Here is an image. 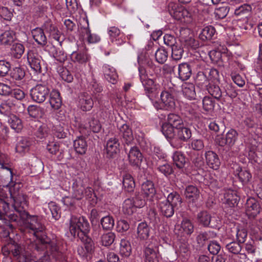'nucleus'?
I'll use <instances>...</instances> for the list:
<instances>
[{
	"instance_id": "obj_1",
	"label": "nucleus",
	"mask_w": 262,
	"mask_h": 262,
	"mask_svg": "<svg viewBox=\"0 0 262 262\" xmlns=\"http://www.w3.org/2000/svg\"><path fill=\"white\" fill-rule=\"evenodd\" d=\"M69 230L73 236H77L81 242L86 244V248L88 251L92 249V240L88 235L90 225L84 217L72 216L70 220Z\"/></svg>"
},
{
	"instance_id": "obj_2",
	"label": "nucleus",
	"mask_w": 262,
	"mask_h": 262,
	"mask_svg": "<svg viewBox=\"0 0 262 262\" xmlns=\"http://www.w3.org/2000/svg\"><path fill=\"white\" fill-rule=\"evenodd\" d=\"M23 220H26L27 223V228L29 229L32 234L36 237L37 243L40 241L42 236L46 235L43 233L45 227L42 224L37 216H31L28 214V216L26 219Z\"/></svg>"
},
{
	"instance_id": "obj_3",
	"label": "nucleus",
	"mask_w": 262,
	"mask_h": 262,
	"mask_svg": "<svg viewBox=\"0 0 262 262\" xmlns=\"http://www.w3.org/2000/svg\"><path fill=\"white\" fill-rule=\"evenodd\" d=\"M168 10L170 15L177 20L184 19V21L188 23L191 16V13L187 9L174 3L169 4Z\"/></svg>"
},
{
	"instance_id": "obj_4",
	"label": "nucleus",
	"mask_w": 262,
	"mask_h": 262,
	"mask_svg": "<svg viewBox=\"0 0 262 262\" xmlns=\"http://www.w3.org/2000/svg\"><path fill=\"white\" fill-rule=\"evenodd\" d=\"M156 243L155 241L146 242L144 250L145 262H159L158 249Z\"/></svg>"
},
{
	"instance_id": "obj_5",
	"label": "nucleus",
	"mask_w": 262,
	"mask_h": 262,
	"mask_svg": "<svg viewBox=\"0 0 262 262\" xmlns=\"http://www.w3.org/2000/svg\"><path fill=\"white\" fill-rule=\"evenodd\" d=\"M194 231V225L192 221L187 219L183 218L181 224L176 226L174 232L179 236L184 237L190 236Z\"/></svg>"
},
{
	"instance_id": "obj_6",
	"label": "nucleus",
	"mask_w": 262,
	"mask_h": 262,
	"mask_svg": "<svg viewBox=\"0 0 262 262\" xmlns=\"http://www.w3.org/2000/svg\"><path fill=\"white\" fill-rule=\"evenodd\" d=\"M49 93L48 88L42 84H37L30 91V95L32 100L39 103L46 100Z\"/></svg>"
},
{
	"instance_id": "obj_7",
	"label": "nucleus",
	"mask_w": 262,
	"mask_h": 262,
	"mask_svg": "<svg viewBox=\"0 0 262 262\" xmlns=\"http://www.w3.org/2000/svg\"><path fill=\"white\" fill-rule=\"evenodd\" d=\"M141 82L144 88L145 94L151 100L158 96V86L154 83V81L148 78L145 79V76L141 77Z\"/></svg>"
},
{
	"instance_id": "obj_8",
	"label": "nucleus",
	"mask_w": 262,
	"mask_h": 262,
	"mask_svg": "<svg viewBox=\"0 0 262 262\" xmlns=\"http://www.w3.org/2000/svg\"><path fill=\"white\" fill-rule=\"evenodd\" d=\"M161 100L163 107L166 110H171L176 106L175 98L173 95V90L165 89L160 95Z\"/></svg>"
},
{
	"instance_id": "obj_9",
	"label": "nucleus",
	"mask_w": 262,
	"mask_h": 262,
	"mask_svg": "<svg viewBox=\"0 0 262 262\" xmlns=\"http://www.w3.org/2000/svg\"><path fill=\"white\" fill-rule=\"evenodd\" d=\"M162 132L165 137L169 140L170 143L172 146L178 148L182 146L181 143L175 142L176 129L174 127L168 123H165L162 126Z\"/></svg>"
},
{
	"instance_id": "obj_10",
	"label": "nucleus",
	"mask_w": 262,
	"mask_h": 262,
	"mask_svg": "<svg viewBox=\"0 0 262 262\" xmlns=\"http://www.w3.org/2000/svg\"><path fill=\"white\" fill-rule=\"evenodd\" d=\"M14 198V204L13 207L16 212L19 213L22 219H26L28 216V213L25 210V207L27 206L26 196L23 194H18Z\"/></svg>"
},
{
	"instance_id": "obj_11",
	"label": "nucleus",
	"mask_w": 262,
	"mask_h": 262,
	"mask_svg": "<svg viewBox=\"0 0 262 262\" xmlns=\"http://www.w3.org/2000/svg\"><path fill=\"white\" fill-rule=\"evenodd\" d=\"M238 137V133L233 129H230L226 134L225 137L219 136L216 138L217 142L221 146L227 145L229 146H232L234 145Z\"/></svg>"
},
{
	"instance_id": "obj_12",
	"label": "nucleus",
	"mask_w": 262,
	"mask_h": 262,
	"mask_svg": "<svg viewBox=\"0 0 262 262\" xmlns=\"http://www.w3.org/2000/svg\"><path fill=\"white\" fill-rule=\"evenodd\" d=\"M119 131L122 137V142L124 145L125 150H126V146L133 144L134 137L132 130L128 125L124 124L119 128Z\"/></svg>"
},
{
	"instance_id": "obj_13",
	"label": "nucleus",
	"mask_w": 262,
	"mask_h": 262,
	"mask_svg": "<svg viewBox=\"0 0 262 262\" xmlns=\"http://www.w3.org/2000/svg\"><path fill=\"white\" fill-rule=\"evenodd\" d=\"M94 101L91 96L87 93L83 92L79 94L78 106L83 111H89L93 107Z\"/></svg>"
},
{
	"instance_id": "obj_14",
	"label": "nucleus",
	"mask_w": 262,
	"mask_h": 262,
	"mask_svg": "<svg viewBox=\"0 0 262 262\" xmlns=\"http://www.w3.org/2000/svg\"><path fill=\"white\" fill-rule=\"evenodd\" d=\"M128 160L133 166L139 167L142 161L143 156L140 150L136 146H133L127 154Z\"/></svg>"
},
{
	"instance_id": "obj_15",
	"label": "nucleus",
	"mask_w": 262,
	"mask_h": 262,
	"mask_svg": "<svg viewBox=\"0 0 262 262\" xmlns=\"http://www.w3.org/2000/svg\"><path fill=\"white\" fill-rule=\"evenodd\" d=\"M50 249L52 252L58 251V248L54 242H51L50 238L46 235H43L40 238V241L36 243L35 249L37 251L43 250L44 249Z\"/></svg>"
},
{
	"instance_id": "obj_16",
	"label": "nucleus",
	"mask_w": 262,
	"mask_h": 262,
	"mask_svg": "<svg viewBox=\"0 0 262 262\" xmlns=\"http://www.w3.org/2000/svg\"><path fill=\"white\" fill-rule=\"evenodd\" d=\"M191 137V131L187 127L184 126V124L176 129L175 142L180 141L187 142Z\"/></svg>"
},
{
	"instance_id": "obj_17",
	"label": "nucleus",
	"mask_w": 262,
	"mask_h": 262,
	"mask_svg": "<svg viewBox=\"0 0 262 262\" xmlns=\"http://www.w3.org/2000/svg\"><path fill=\"white\" fill-rule=\"evenodd\" d=\"M206 163L208 166L213 169H217L220 166V160L217 155L211 150L207 151L205 154Z\"/></svg>"
},
{
	"instance_id": "obj_18",
	"label": "nucleus",
	"mask_w": 262,
	"mask_h": 262,
	"mask_svg": "<svg viewBox=\"0 0 262 262\" xmlns=\"http://www.w3.org/2000/svg\"><path fill=\"white\" fill-rule=\"evenodd\" d=\"M227 48L224 46L219 45L215 49L210 51L209 55L214 64L217 63L221 60L222 55L226 53Z\"/></svg>"
},
{
	"instance_id": "obj_19",
	"label": "nucleus",
	"mask_w": 262,
	"mask_h": 262,
	"mask_svg": "<svg viewBox=\"0 0 262 262\" xmlns=\"http://www.w3.org/2000/svg\"><path fill=\"white\" fill-rule=\"evenodd\" d=\"M118 140L115 137L110 138L107 141L106 150L107 155L110 157H113L119 151Z\"/></svg>"
},
{
	"instance_id": "obj_20",
	"label": "nucleus",
	"mask_w": 262,
	"mask_h": 262,
	"mask_svg": "<svg viewBox=\"0 0 262 262\" xmlns=\"http://www.w3.org/2000/svg\"><path fill=\"white\" fill-rule=\"evenodd\" d=\"M246 205V213L247 215L254 217L260 212L259 205L253 198L248 199Z\"/></svg>"
},
{
	"instance_id": "obj_21",
	"label": "nucleus",
	"mask_w": 262,
	"mask_h": 262,
	"mask_svg": "<svg viewBox=\"0 0 262 262\" xmlns=\"http://www.w3.org/2000/svg\"><path fill=\"white\" fill-rule=\"evenodd\" d=\"M158 207L161 213L166 217H170L174 214V207L165 200L159 202Z\"/></svg>"
},
{
	"instance_id": "obj_22",
	"label": "nucleus",
	"mask_w": 262,
	"mask_h": 262,
	"mask_svg": "<svg viewBox=\"0 0 262 262\" xmlns=\"http://www.w3.org/2000/svg\"><path fill=\"white\" fill-rule=\"evenodd\" d=\"M108 34L111 40L116 42L118 45L124 42L123 35L121 34L120 30L115 27H111L108 28Z\"/></svg>"
},
{
	"instance_id": "obj_23",
	"label": "nucleus",
	"mask_w": 262,
	"mask_h": 262,
	"mask_svg": "<svg viewBox=\"0 0 262 262\" xmlns=\"http://www.w3.org/2000/svg\"><path fill=\"white\" fill-rule=\"evenodd\" d=\"M155 166L160 172L166 177L171 174L173 172L172 167L165 160H157Z\"/></svg>"
},
{
	"instance_id": "obj_24",
	"label": "nucleus",
	"mask_w": 262,
	"mask_h": 262,
	"mask_svg": "<svg viewBox=\"0 0 262 262\" xmlns=\"http://www.w3.org/2000/svg\"><path fill=\"white\" fill-rule=\"evenodd\" d=\"M73 146L76 152L80 155H83L87 150V143L85 138L83 136L78 137L74 141Z\"/></svg>"
},
{
	"instance_id": "obj_25",
	"label": "nucleus",
	"mask_w": 262,
	"mask_h": 262,
	"mask_svg": "<svg viewBox=\"0 0 262 262\" xmlns=\"http://www.w3.org/2000/svg\"><path fill=\"white\" fill-rule=\"evenodd\" d=\"M223 203L229 207H233L237 203L238 196L235 192L229 190L224 193Z\"/></svg>"
},
{
	"instance_id": "obj_26",
	"label": "nucleus",
	"mask_w": 262,
	"mask_h": 262,
	"mask_svg": "<svg viewBox=\"0 0 262 262\" xmlns=\"http://www.w3.org/2000/svg\"><path fill=\"white\" fill-rule=\"evenodd\" d=\"M30 145L31 142L28 139L20 137L18 139V141L16 145V151L19 154L28 152L29 150Z\"/></svg>"
},
{
	"instance_id": "obj_27",
	"label": "nucleus",
	"mask_w": 262,
	"mask_h": 262,
	"mask_svg": "<svg viewBox=\"0 0 262 262\" xmlns=\"http://www.w3.org/2000/svg\"><path fill=\"white\" fill-rule=\"evenodd\" d=\"M73 196L77 200L81 199L84 196V187L82 182L80 180H75L73 184Z\"/></svg>"
},
{
	"instance_id": "obj_28",
	"label": "nucleus",
	"mask_w": 262,
	"mask_h": 262,
	"mask_svg": "<svg viewBox=\"0 0 262 262\" xmlns=\"http://www.w3.org/2000/svg\"><path fill=\"white\" fill-rule=\"evenodd\" d=\"M43 27L45 32L49 33L50 36L53 37L55 40L59 41L60 45L61 42L60 41V32L58 30L56 27L49 22H47L44 25Z\"/></svg>"
},
{
	"instance_id": "obj_29",
	"label": "nucleus",
	"mask_w": 262,
	"mask_h": 262,
	"mask_svg": "<svg viewBox=\"0 0 262 262\" xmlns=\"http://www.w3.org/2000/svg\"><path fill=\"white\" fill-rule=\"evenodd\" d=\"M183 95L188 99H194L196 94L194 85L191 83H185L182 86Z\"/></svg>"
},
{
	"instance_id": "obj_30",
	"label": "nucleus",
	"mask_w": 262,
	"mask_h": 262,
	"mask_svg": "<svg viewBox=\"0 0 262 262\" xmlns=\"http://www.w3.org/2000/svg\"><path fill=\"white\" fill-rule=\"evenodd\" d=\"M185 194L188 200L194 202L199 199L200 192L195 186L189 185L186 188Z\"/></svg>"
},
{
	"instance_id": "obj_31",
	"label": "nucleus",
	"mask_w": 262,
	"mask_h": 262,
	"mask_svg": "<svg viewBox=\"0 0 262 262\" xmlns=\"http://www.w3.org/2000/svg\"><path fill=\"white\" fill-rule=\"evenodd\" d=\"M34 39L38 44L44 46L47 43V38L45 33L41 28H35L32 31Z\"/></svg>"
},
{
	"instance_id": "obj_32",
	"label": "nucleus",
	"mask_w": 262,
	"mask_h": 262,
	"mask_svg": "<svg viewBox=\"0 0 262 262\" xmlns=\"http://www.w3.org/2000/svg\"><path fill=\"white\" fill-rule=\"evenodd\" d=\"M123 186L124 190L128 192L134 191L135 183L133 177L129 173H125L123 176Z\"/></svg>"
},
{
	"instance_id": "obj_33",
	"label": "nucleus",
	"mask_w": 262,
	"mask_h": 262,
	"mask_svg": "<svg viewBox=\"0 0 262 262\" xmlns=\"http://www.w3.org/2000/svg\"><path fill=\"white\" fill-rule=\"evenodd\" d=\"M141 189L144 195L147 197L152 198L156 194V189L152 182L146 181L141 186Z\"/></svg>"
},
{
	"instance_id": "obj_34",
	"label": "nucleus",
	"mask_w": 262,
	"mask_h": 262,
	"mask_svg": "<svg viewBox=\"0 0 262 262\" xmlns=\"http://www.w3.org/2000/svg\"><path fill=\"white\" fill-rule=\"evenodd\" d=\"M15 39V33L12 30L6 31L0 35V42L4 45H10Z\"/></svg>"
},
{
	"instance_id": "obj_35",
	"label": "nucleus",
	"mask_w": 262,
	"mask_h": 262,
	"mask_svg": "<svg viewBox=\"0 0 262 262\" xmlns=\"http://www.w3.org/2000/svg\"><path fill=\"white\" fill-rule=\"evenodd\" d=\"M103 72L105 78L108 82L113 84L116 83L118 75L115 69L113 67H105Z\"/></svg>"
},
{
	"instance_id": "obj_36",
	"label": "nucleus",
	"mask_w": 262,
	"mask_h": 262,
	"mask_svg": "<svg viewBox=\"0 0 262 262\" xmlns=\"http://www.w3.org/2000/svg\"><path fill=\"white\" fill-rule=\"evenodd\" d=\"M49 102L51 107L55 110L60 107L62 101L59 92L55 91L51 92Z\"/></svg>"
},
{
	"instance_id": "obj_37",
	"label": "nucleus",
	"mask_w": 262,
	"mask_h": 262,
	"mask_svg": "<svg viewBox=\"0 0 262 262\" xmlns=\"http://www.w3.org/2000/svg\"><path fill=\"white\" fill-rule=\"evenodd\" d=\"M150 229L145 222H142L138 225L137 234L138 237L142 240L147 239L149 235Z\"/></svg>"
},
{
	"instance_id": "obj_38",
	"label": "nucleus",
	"mask_w": 262,
	"mask_h": 262,
	"mask_svg": "<svg viewBox=\"0 0 262 262\" xmlns=\"http://www.w3.org/2000/svg\"><path fill=\"white\" fill-rule=\"evenodd\" d=\"M165 200L171 204V206H173L174 208H178L179 206H180L182 203L181 197L176 191L170 193L168 195L167 199Z\"/></svg>"
},
{
	"instance_id": "obj_39",
	"label": "nucleus",
	"mask_w": 262,
	"mask_h": 262,
	"mask_svg": "<svg viewBox=\"0 0 262 262\" xmlns=\"http://www.w3.org/2000/svg\"><path fill=\"white\" fill-rule=\"evenodd\" d=\"M206 89L208 93L214 98L219 100L222 95L220 88L217 85L213 83H209L206 85Z\"/></svg>"
},
{
	"instance_id": "obj_40",
	"label": "nucleus",
	"mask_w": 262,
	"mask_h": 262,
	"mask_svg": "<svg viewBox=\"0 0 262 262\" xmlns=\"http://www.w3.org/2000/svg\"><path fill=\"white\" fill-rule=\"evenodd\" d=\"M211 215L206 211H201L197 214V220L200 224L204 227L209 226L211 222Z\"/></svg>"
},
{
	"instance_id": "obj_41",
	"label": "nucleus",
	"mask_w": 262,
	"mask_h": 262,
	"mask_svg": "<svg viewBox=\"0 0 262 262\" xmlns=\"http://www.w3.org/2000/svg\"><path fill=\"white\" fill-rule=\"evenodd\" d=\"M172 159L175 165L179 169L183 168L186 162L184 155L179 151H176L173 154Z\"/></svg>"
},
{
	"instance_id": "obj_42",
	"label": "nucleus",
	"mask_w": 262,
	"mask_h": 262,
	"mask_svg": "<svg viewBox=\"0 0 262 262\" xmlns=\"http://www.w3.org/2000/svg\"><path fill=\"white\" fill-rule=\"evenodd\" d=\"M174 127L175 129L183 125L182 119L178 115L176 114H170L167 117V123Z\"/></svg>"
},
{
	"instance_id": "obj_43",
	"label": "nucleus",
	"mask_w": 262,
	"mask_h": 262,
	"mask_svg": "<svg viewBox=\"0 0 262 262\" xmlns=\"http://www.w3.org/2000/svg\"><path fill=\"white\" fill-rule=\"evenodd\" d=\"M25 47L20 42L14 43L11 48V54L12 56L16 58H19L24 54Z\"/></svg>"
},
{
	"instance_id": "obj_44",
	"label": "nucleus",
	"mask_w": 262,
	"mask_h": 262,
	"mask_svg": "<svg viewBox=\"0 0 262 262\" xmlns=\"http://www.w3.org/2000/svg\"><path fill=\"white\" fill-rule=\"evenodd\" d=\"M132 252V248L130 243L125 239H122L120 243V253L125 257L129 256Z\"/></svg>"
},
{
	"instance_id": "obj_45",
	"label": "nucleus",
	"mask_w": 262,
	"mask_h": 262,
	"mask_svg": "<svg viewBox=\"0 0 262 262\" xmlns=\"http://www.w3.org/2000/svg\"><path fill=\"white\" fill-rule=\"evenodd\" d=\"M215 29L212 26L204 27L199 35V37L203 40L210 39L215 33Z\"/></svg>"
},
{
	"instance_id": "obj_46",
	"label": "nucleus",
	"mask_w": 262,
	"mask_h": 262,
	"mask_svg": "<svg viewBox=\"0 0 262 262\" xmlns=\"http://www.w3.org/2000/svg\"><path fill=\"white\" fill-rule=\"evenodd\" d=\"M236 174L238 176L239 180L243 183H248L251 178V174L246 169H243L238 167L235 171Z\"/></svg>"
},
{
	"instance_id": "obj_47",
	"label": "nucleus",
	"mask_w": 262,
	"mask_h": 262,
	"mask_svg": "<svg viewBox=\"0 0 262 262\" xmlns=\"http://www.w3.org/2000/svg\"><path fill=\"white\" fill-rule=\"evenodd\" d=\"M136 207L134 203V199L130 198L125 200L123 205V211L127 215L132 214L135 211Z\"/></svg>"
},
{
	"instance_id": "obj_48",
	"label": "nucleus",
	"mask_w": 262,
	"mask_h": 262,
	"mask_svg": "<svg viewBox=\"0 0 262 262\" xmlns=\"http://www.w3.org/2000/svg\"><path fill=\"white\" fill-rule=\"evenodd\" d=\"M83 40H86L89 43H95L100 40V37L96 34H92L90 29L86 30L81 34Z\"/></svg>"
},
{
	"instance_id": "obj_49",
	"label": "nucleus",
	"mask_w": 262,
	"mask_h": 262,
	"mask_svg": "<svg viewBox=\"0 0 262 262\" xmlns=\"http://www.w3.org/2000/svg\"><path fill=\"white\" fill-rule=\"evenodd\" d=\"M28 112L30 117L34 118H41L43 115V110L37 105H30L28 107Z\"/></svg>"
},
{
	"instance_id": "obj_50",
	"label": "nucleus",
	"mask_w": 262,
	"mask_h": 262,
	"mask_svg": "<svg viewBox=\"0 0 262 262\" xmlns=\"http://www.w3.org/2000/svg\"><path fill=\"white\" fill-rule=\"evenodd\" d=\"M78 25L80 31V33H83L86 30L89 29V24L86 14L82 13L79 18H77Z\"/></svg>"
},
{
	"instance_id": "obj_51",
	"label": "nucleus",
	"mask_w": 262,
	"mask_h": 262,
	"mask_svg": "<svg viewBox=\"0 0 262 262\" xmlns=\"http://www.w3.org/2000/svg\"><path fill=\"white\" fill-rule=\"evenodd\" d=\"M57 70L60 76L63 80L68 82H71L73 81V76L66 67H58Z\"/></svg>"
},
{
	"instance_id": "obj_52",
	"label": "nucleus",
	"mask_w": 262,
	"mask_h": 262,
	"mask_svg": "<svg viewBox=\"0 0 262 262\" xmlns=\"http://www.w3.org/2000/svg\"><path fill=\"white\" fill-rule=\"evenodd\" d=\"M8 122L12 128L18 132L23 127L21 120L15 115L10 117Z\"/></svg>"
},
{
	"instance_id": "obj_53",
	"label": "nucleus",
	"mask_w": 262,
	"mask_h": 262,
	"mask_svg": "<svg viewBox=\"0 0 262 262\" xmlns=\"http://www.w3.org/2000/svg\"><path fill=\"white\" fill-rule=\"evenodd\" d=\"M101 224L104 230H110L113 229L114 226V220L112 216L107 215L101 219Z\"/></svg>"
},
{
	"instance_id": "obj_54",
	"label": "nucleus",
	"mask_w": 262,
	"mask_h": 262,
	"mask_svg": "<svg viewBox=\"0 0 262 262\" xmlns=\"http://www.w3.org/2000/svg\"><path fill=\"white\" fill-rule=\"evenodd\" d=\"M28 61L30 66H40L43 62L39 55L31 52L28 53Z\"/></svg>"
},
{
	"instance_id": "obj_55",
	"label": "nucleus",
	"mask_w": 262,
	"mask_h": 262,
	"mask_svg": "<svg viewBox=\"0 0 262 262\" xmlns=\"http://www.w3.org/2000/svg\"><path fill=\"white\" fill-rule=\"evenodd\" d=\"M115 237V233L113 232L103 234L101 237V242L102 245L106 247L111 245L114 243Z\"/></svg>"
},
{
	"instance_id": "obj_56",
	"label": "nucleus",
	"mask_w": 262,
	"mask_h": 262,
	"mask_svg": "<svg viewBox=\"0 0 262 262\" xmlns=\"http://www.w3.org/2000/svg\"><path fill=\"white\" fill-rule=\"evenodd\" d=\"M86 127H88L94 133H98L101 130V125L98 120L92 117L89 120L88 126Z\"/></svg>"
},
{
	"instance_id": "obj_57",
	"label": "nucleus",
	"mask_w": 262,
	"mask_h": 262,
	"mask_svg": "<svg viewBox=\"0 0 262 262\" xmlns=\"http://www.w3.org/2000/svg\"><path fill=\"white\" fill-rule=\"evenodd\" d=\"M167 53L162 48H159L155 53L156 61L160 64H163L167 58Z\"/></svg>"
},
{
	"instance_id": "obj_58",
	"label": "nucleus",
	"mask_w": 262,
	"mask_h": 262,
	"mask_svg": "<svg viewBox=\"0 0 262 262\" xmlns=\"http://www.w3.org/2000/svg\"><path fill=\"white\" fill-rule=\"evenodd\" d=\"M226 249L231 253L238 254L242 250V246L239 243L232 242L226 245Z\"/></svg>"
},
{
	"instance_id": "obj_59",
	"label": "nucleus",
	"mask_w": 262,
	"mask_h": 262,
	"mask_svg": "<svg viewBox=\"0 0 262 262\" xmlns=\"http://www.w3.org/2000/svg\"><path fill=\"white\" fill-rule=\"evenodd\" d=\"M210 232H201L199 233L196 237L197 243L200 246H203L206 242L210 238Z\"/></svg>"
},
{
	"instance_id": "obj_60",
	"label": "nucleus",
	"mask_w": 262,
	"mask_h": 262,
	"mask_svg": "<svg viewBox=\"0 0 262 262\" xmlns=\"http://www.w3.org/2000/svg\"><path fill=\"white\" fill-rule=\"evenodd\" d=\"M138 62L139 65H149V55L144 50L140 52L138 55Z\"/></svg>"
},
{
	"instance_id": "obj_61",
	"label": "nucleus",
	"mask_w": 262,
	"mask_h": 262,
	"mask_svg": "<svg viewBox=\"0 0 262 262\" xmlns=\"http://www.w3.org/2000/svg\"><path fill=\"white\" fill-rule=\"evenodd\" d=\"M179 75L182 80H187L191 75L190 67H179Z\"/></svg>"
},
{
	"instance_id": "obj_62",
	"label": "nucleus",
	"mask_w": 262,
	"mask_h": 262,
	"mask_svg": "<svg viewBox=\"0 0 262 262\" xmlns=\"http://www.w3.org/2000/svg\"><path fill=\"white\" fill-rule=\"evenodd\" d=\"M224 89L226 94L232 98H235L237 95V92L232 83L226 82L224 85Z\"/></svg>"
},
{
	"instance_id": "obj_63",
	"label": "nucleus",
	"mask_w": 262,
	"mask_h": 262,
	"mask_svg": "<svg viewBox=\"0 0 262 262\" xmlns=\"http://www.w3.org/2000/svg\"><path fill=\"white\" fill-rule=\"evenodd\" d=\"M10 75L15 80H21L24 77L25 72L24 70L20 67H16L13 68L10 73Z\"/></svg>"
},
{
	"instance_id": "obj_64",
	"label": "nucleus",
	"mask_w": 262,
	"mask_h": 262,
	"mask_svg": "<svg viewBox=\"0 0 262 262\" xmlns=\"http://www.w3.org/2000/svg\"><path fill=\"white\" fill-rule=\"evenodd\" d=\"M14 104L10 99L3 102L0 105V112L1 114H5L10 112Z\"/></svg>"
}]
</instances>
